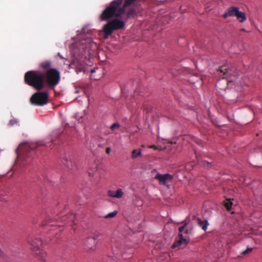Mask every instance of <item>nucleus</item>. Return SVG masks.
<instances>
[{
	"label": "nucleus",
	"mask_w": 262,
	"mask_h": 262,
	"mask_svg": "<svg viewBox=\"0 0 262 262\" xmlns=\"http://www.w3.org/2000/svg\"><path fill=\"white\" fill-rule=\"evenodd\" d=\"M90 34L82 35L78 49L74 51L75 58L71 63L75 67L76 72H88L89 69L86 65L91 66V58L96 53L97 45L93 41Z\"/></svg>",
	"instance_id": "obj_1"
},
{
	"label": "nucleus",
	"mask_w": 262,
	"mask_h": 262,
	"mask_svg": "<svg viewBox=\"0 0 262 262\" xmlns=\"http://www.w3.org/2000/svg\"><path fill=\"white\" fill-rule=\"evenodd\" d=\"M24 79L28 85L38 91L45 89L43 73L40 71L31 70L27 72Z\"/></svg>",
	"instance_id": "obj_2"
},
{
	"label": "nucleus",
	"mask_w": 262,
	"mask_h": 262,
	"mask_svg": "<svg viewBox=\"0 0 262 262\" xmlns=\"http://www.w3.org/2000/svg\"><path fill=\"white\" fill-rule=\"evenodd\" d=\"M28 243L34 255L39 260L46 261L47 254L43 249V242L41 238L31 235L28 238Z\"/></svg>",
	"instance_id": "obj_3"
},
{
	"label": "nucleus",
	"mask_w": 262,
	"mask_h": 262,
	"mask_svg": "<svg viewBox=\"0 0 262 262\" xmlns=\"http://www.w3.org/2000/svg\"><path fill=\"white\" fill-rule=\"evenodd\" d=\"M45 88L54 89L60 80L59 72L56 69H49L43 73Z\"/></svg>",
	"instance_id": "obj_4"
},
{
	"label": "nucleus",
	"mask_w": 262,
	"mask_h": 262,
	"mask_svg": "<svg viewBox=\"0 0 262 262\" xmlns=\"http://www.w3.org/2000/svg\"><path fill=\"white\" fill-rule=\"evenodd\" d=\"M108 21V23L104 25L101 31L105 39H107L109 36L111 35L114 31L121 29L125 26L124 22L117 18Z\"/></svg>",
	"instance_id": "obj_5"
},
{
	"label": "nucleus",
	"mask_w": 262,
	"mask_h": 262,
	"mask_svg": "<svg viewBox=\"0 0 262 262\" xmlns=\"http://www.w3.org/2000/svg\"><path fill=\"white\" fill-rule=\"evenodd\" d=\"M49 98V93L47 92H38L34 93L30 101L31 104L35 106H42L46 104Z\"/></svg>",
	"instance_id": "obj_6"
},
{
	"label": "nucleus",
	"mask_w": 262,
	"mask_h": 262,
	"mask_svg": "<svg viewBox=\"0 0 262 262\" xmlns=\"http://www.w3.org/2000/svg\"><path fill=\"white\" fill-rule=\"evenodd\" d=\"M189 221H187V220L182 222L183 225L179 229V239L173 243L172 246V248H174L180 246L186 245L189 243V238L186 235L184 236L182 234V232L184 231Z\"/></svg>",
	"instance_id": "obj_7"
},
{
	"label": "nucleus",
	"mask_w": 262,
	"mask_h": 262,
	"mask_svg": "<svg viewBox=\"0 0 262 262\" xmlns=\"http://www.w3.org/2000/svg\"><path fill=\"white\" fill-rule=\"evenodd\" d=\"M41 144L37 143H25L22 144L17 146V159L19 158V155L21 154V152H25L26 154L29 153L31 151L37 148Z\"/></svg>",
	"instance_id": "obj_8"
},
{
	"label": "nucleus",
	"mask_w": 262,
	"mask_h": 262,
	"mask_svg": "<svg viewBox=\"0 0 262 262\" xmlns=\"http://www.w3.org/2000/svg\"><path fill=\"white\" fill-rule=\"evenodd\" d=\"M62 163L68 169H73L76 167V163L74 157L70 153H66L62 158Z\"/></svg>",
	"instance_id": "obj_9"
},
{
	"label": "nucleus",
	"mask_w": 262,
	"mask_h": 262,
	"mask_svg": "<svg viewBox=\"0 0 262 262\" xmlns=\"http://www.w3.org/2000/svg\"><path fill=\"white\" fill-rule=\"evenodd\" d=\"M155 179L159 181V183L163 185H165L166 181L172 179L173 177L169 173L162 174L161 173H157L155 177Z\"/></svg>",
	"instance_id": "obj_10"
},
{
	"label": "nucleus",
	"mask_w": 262,
	"mask_h": 262,
	"mask_svg": "<svg viewBox=\"0 0 262 262\" xmlns=\"http://www.w3.org/2000/svg\"><path fill=\"white\" fill-rule=\"evenodd\" d=\"M239 10V8L235 6H231L228 8L225 11L223 14V17L225 18L228 17H233L236 16L237 11Z\"/></svg>",
	"instance_id": "obj_11"
},
{
	"label": "nucleus",
	"mask_w": 262,
	"mask_h": 262,
	"mask_svg": "<svg viewBox=\"0 0 262 262\" xmlns=\"http://www.w3.org/2000/svg\"><path fill=\"white\" fill-rule=\"evenodd\" d=\"M109 196L114 198H121L123 195V192L121 189H118L116 191L110 190L108 191Z\"/></svg>",
	"instance_id": "obj_12"
},
{
	"label": "nucleus",
	"mask_w": 262,
	"mask_h": 262,
	"mask_svg": "<svg viewBox=\"0 0 262 262\" xmlns=\"http://www.w3.org/2000/svg\"><path fill=\"white\" fill-rule=\"evenodd\" d=\"M59 222L56 217L53 219V218L51 219L50 216H48L46 217V221L41 223V225L43 226L48 225V226H55Z\"/></svg>",
	"instance_id": "obj_13"
},
{
	"label": "nucleus",
	"mask_w": 262,
	"mask_h": 262,
	"mask_svg": "<svg viewBox=\"0 0 262 262\" xmlns=\"http://www.w3.org/2000/svg\"><path fill=\"white\" fill-rule=\"evenodd\" d=\"M88 173L89 176L92 178H94V179H97L100 177L99 171L96 165L94 167L90 168L88 171Z\"/></svg>",
	"instance_id": "obj_14"
},
{
	"label": "nucleus",
	"mask_w": 262,
	"mask_h": 262,
	"mask_svg": "<svg viewBox=\"0 0 262 262\" xmlns=\"http://www.w3.org/2000/svg\"><path fill=\"white\" fill-rule=\"evenodd\" d=\"M39 67L40 69L45 71H47L49 70V69H51L52 68V62L50 60H46L41 62L39 63Z\"/></svg>",
	"instance_id": "obj_15"
},
{
	"label": "nucleus",
	"mask_w": 262,
	"mask_h": 262,
	"mask_svg": "<svg viewBox=\"0 0 262 262\" xmlns=\"http://www.w3.org/2000/svg\"><path fill=\"white\" fill-rule=\"evenodd\" d=\"M197 224L204 230L206 231L209 226V223L207 220H202L200 218L196 219Z\"/></svg>",
	"instance_id": "obj_16"
},
{
	"label": "nucleus",
	"mask_w": 262,
	"mask_h": 262,
	"mask_svg": "<svg viewBox=\"0 0 262 262\" xmlns=\"http://www.w3.org/2000/svg\"><path fill=\"white\" fill-rule=\"evenodd\" d=\"M235 17L240 23H244L247 19L246 14L243 12L240 11L239 9L237 11Z\"/></svg>",
	"instance_id": "obj_17"
},
{
	"label": "nucleus",
	"mask_w": 262,
	"mask_h": 262,
	"mask_svg": "<svg viewBox=\"0 0 262 262\" xmlns=\"http://www.w3.org/2000/svg\"><path fill=\"white\" fill-rule=\"evenodd\" d=\"M97 238H98V236L97 235H95L93 237L88 238L85 244L87 246L88 248H89V249L92 248V246L91 245H89V244L95 245L96 244L95 240Z\"/></svg>",
	"instance_id": "obj_18"
},
{
	"label": "nucleus",
	"mask_w": 262,
	"mask_h": 262,
	"mask_svg": "<svg viewBox=\"0 0 262 262\" xmlns=\"http://www.w3.org/2000/svg\"><path fill=\"white\" fill-rule=\"evenodd\" d=\"M75 218V215L71 213L70 214H68L66 216H62V217L60 219L61 222H65L67 220H68V222H74V220Z\"/></svg>",
	"instance_id": "obj_19"
},
{
	"label": "nucleus",
	"mask_w": 262,
	"mask_h": 262,
	"mask_svg": "<svg viewBox=\"0 0 262 262\" xmlns=\"http://www.w3.org/2000/svg\"><path fill=\"white\" fill-rule=\"evenodd\" d=\"M90 71L91 72V74H92V75L91 76L92 77H94V79L95 80H98L99 79V78H100V76H95L94 74L95 73H101L102 72V70L101 69V68H96V69H91L90 70Z\"/></svg>",
	"instance_id": "obj_20"
},
{
	"label": "nucleus",
	"mask_w": 262,
	"mask_h": 262,
	"mask_svg": "<svg viewBox=\"0 0 262 262\" xmlns=\"http://www.w3.org/2000/svg\"><path fill=\"white\" fill-rule=\"evenodd\" d=\"M141 155V150L140 149H134L132 151V159H136L138 157Z\"/></svg>",
	"instance_id": "obj_21"
},
{
	"label": "nucleus",
	"mask_w": 262,
	"mask_h": 262,
	"mask_svg": "<svg viewBox=\"0 0 262 262\" xmlns=\"http://www.w3.org/2000/svg\"><path fill=\"white\" fill-rule=\"evenodd\" d=\"M136 11L134 9L132 8L129 9L126 14L127 17H134L136 14Z\"/></svg>",
	"instance_id": "obj_22"
},
{
	"label": "nucleus",
	"mask_w": 262,
	"mask_h": 262,
	"mask_svg": "<svg viewBox=\"0 0 262 262\" xmlns=\"http://www.w3.org/2000/svg\"><path fill=\"white\" fill-rule=\"evenodd\" d=\"M117 213L118 212L117 211H114L104 215L103 217L105 219L113 218L117 215Z\"/></svg>",
	"instance_id": "obj_23"
},
{
	"label": "nucleus",
	"mask_w": 262,
	"mask_h": 262,
	"mask_svg": "<svg viewBox=\"0 0 262 262\" xmlns=\"http://www.w3.org/2000/svg\"><path fill=\"white\" fill-rule=\"evenodd\" d=\"M219 71L220 73H223L224 75H225L228 73V69L226 68V66H223L221 67Z\"/></svg>",
	"instance_id": "obj_24"
},
{
	"label": "nucleus",
	"mask_w": 262,
	"mask_h": 262,
	"mask_svg": "<svg viewBox=\"0 0 262 262\" xmlns=\"http://www.w3.org/2000/svg\"><path fill=\"white\" fill-rule=\"evenodd\" d=\"M232 205V202L231 200H227V202L225 203V206L228 210H230Z\"/></svg>",
	"instance_id": "obj_25"
},
{
	"label": "nucleus",
	"mask_w": 262,
	"mask_h": 262,
	"mask_svg": "<svg viewBox=\"0 0 262 262\" xmlns=\"http://www.w3.org/2000/svg\"><path fill=\"white\" fill-rule=\"evenodd\" d=\"M120 127V125L118 123H113L110 127L112 131L116 129H118Z\"/></svg>",
	"instance_id": "obj_26"
},
{
	"label": "nucleus",
	"mask_w": 262,
	"mask_h": 262,
	"mask_svg": "<svg viewBox=\"0 0 262 262\" xmlns=\"http://www.w3.org/2000/svg\"><path fill=\"white\" fill-rule=\"evenodd\" d=\"M202 165L204 166L209 167L211 164V162H207L206 161H202Z\"/></svg>",
	"instance_id": "obj_27"
},
{
	"label": "nucleus",
	"mask_w": 262,
	"mask_h": 262,
	"mask_svg": "<svg viewBox=\"0 0 262 262\" xmlns=\"http://www.w3.org/2000/svg\"><path fill=\"white\" fill-rule=\"evenodd\" d=\"M252 250V248H247L246 250H244L242 252V254L243 255H246V254L249 253V252H251Z\"/></svg>",
	"instance_id": "obj_28"
},
{
	"label": "nucleus",
	"mask_w": 262,
	"mask_h": 262,
	"mask_svg": "<svg viewBox=\"0 0 262 262\" xmlns=\"http://www.w3.org/2000/svg\"><path fill=\"white\" fill-rule=\"evenodd\" d=\"M15 123H16V121L15 120H11L8 123V125L12 126V125H14Z\"/></svg>",
	"instance_id": "obj_29"
},
{
	"label": "nucleus",
	"mask_w": 262,
	"mask_h": 262,
	"mask_svg": "<svg viewBox=\"0 0 262 262\" xmlns=\"http://www.w3.org/2000/svg\"><path fill=\"white\" fill-rule=\"evenodd\" d=\"M111 151V148L110 147H108L106 148V153L107 154H110Z\"/></svg>",
	"instance_id": "obj_30"
},
{
	"label": "nucleus",
	"mask_w": 262,
	"mask_h": 262,
	"mask_svg": "<svg viewBox=\"0 0 262 262\" xmlns=\"http://www.w3.org/2000/svg\"><path fill=\"white\" fill-rule=\"evenodd\" d=\"M4 255H5V254H4V252L1 249H0V256L4 257Z\"/></svg>",
	"instance_id": "obj_31"
},
{
	"label": "nucleus",
	"mask_w": 262,
	"mask_h": 262,
	"mask_svg": "<svg viewBox=\"0 0 262 262\" xmlns=\"http://www.w3.org/2000/svg\"><path fill=\"white\" fill-rule=\"evenodd\" d=\"M38 219H36V220H35V219L33 220V224H37L38 223Z\"/></svg>",
	"instance_id": "obj_32"
},
{
	"label": "nucleus",
	"mask_w": 262,
	"mask_h": 262,
	"mask_svg": "<svg viewBox=\"0 0 262 262\" xmlns=\"http://www.w3.org/2000/svg\"><path fill=\"white\" fill-rule=\"evenodd\" d=\"M149 148H154L155 149H157V147L155 145H151Z\"/></svg>",
	"instance_id": "obj_33"
},
{
	"label": "nucleus",
	"mask_w": 262,
	"mask_h": 262,
	"mask_svg": "<svg viewBox=\"0 0 262 262\" xmlns=\"http://www.w3.org/2000/svg\"><path fill=\"white\" fill-rule=\"evenodd\" d=\"M189 233V231L188 229H186L185 231V233L186 234H187V233Z\"/></svg>",
	"instance_id": "obj_34"
},
{
	"label": "nucleus",
	"mask_w": 262,
	"mask_h": 262,
	"mask_svg": "<svg viewBox=\"0 0 262 262\" xmlns=\"http://www.w3.org/2000/svg\"><path fill=\"white\" fill-rule=\"evenodd\" d=\"M240 31H246L244 29H241L240 30Z\"/></svg>",
	"instance_id": "obj_35"
},
{
	"label": "nucleus",
	"mask_w": 262,
	"mask_h": 262,
	"mask_svg": "<svg viewBox=\"0 0 262 262\" xmlns=\"http://www.w3.org/2000/svg\"><path fill=\"white\" fill-rule=\"evenodd\" d=\"M198 162H200V160H199V159H198ZM202 162V161H200V164H202V162Z\"/></svg>",
	"instance_id": "obj_36"
},
{
	"label": "nucleus",
	"mask_w": 262,
	"mask_h": 262,
	"mask_svg": "<svg viewBox=\"0 0 262 262\" xmlns=\"http://www.w3.org/2000/svg\"><path fill=\"white\" fill-rule=\"evenodd\" d=\"M198 162H200V160H199V159H198ZM202 162V161H200V164H202V162Z\"/></svg>",
	"instance_id": "obj_37"
},
{
	"label": "nucleus",
	"mask_w": 262,
	"mask_h": 262,
	"mask_svg": "<svg viewBox=\"0 0 262 262\" xmlns=\"http://www.w3.org/2000/svg\"><path fill=\"white\" fill-rule=\"evenodd\" d=\"M44 145H45V146H48V145H47V144H44Z\"/></svg>",
	"instance_id": "obj_38"
},
{
	"label": "nucleus",
	"mask_w": 262,
	"mask_h": 262,
	"mask_svg": "<svg viewBox=\"0 0 262 262\" xmlns=\"http://www.w3.org/2000/svg\"><path fill=\"white\" fill-rule=\"evenodd\" d=\"M16 161V159H15V160H14V162L15 163Z\"/></svg>",
	"instance_id": "obj_39"
},
{
	"label": "nucleus",
	"mask_w": 262,
	"mask_h": 262,
	"mask_svg": "<svg viewBox=\"0 0 262 262\" xmlns=\"http://www.w3.org/2000/svg\"><path fill=\"white\" fill-rule=\"evenodd\" d=\"M58 226H61L62 225H58Z\"/></svg>",
	"instance_id": "obj_40"
}]
</instances>
